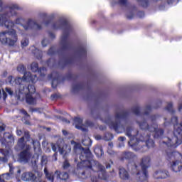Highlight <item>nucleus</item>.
Returning a JSON list of instances; mask_svg holds the SVG:
<instances>
[{"label":"nucleus","instance_id":"nucleus-52","mask_svg":"<svg viewBox=\"0 0 182 182\" xmlns=\"http://www.w3.org/2000/svg\"><path fill=\"white\" fill-rule=\"evenodd\" d=\"M41 43L43 46V48H46V46H48V44L46 43V39H43L42 41H41Z\"/></svg>","mask_w":182,"mask_h":182},{"label":"nucleus","instance_id":"nucleus-25","mask_svg":"<svg viewBox=\"0 0 182 182\" xmlns=\"http://www.w3.org/2000/svg\"><path fill=\"white\" fill-rule=\"evenodd\" d=\"M77 53L79 55L80 58H86L87 55V51L86 50V48L80 46L78 47L77 50Z\"/></svg>","mask_w":182,"mask_h":182},{"label":"nucleus","instance_id":"nucleus-12","mask_svg":"<svg viewBox=\"0 0 182 182\" xmlns=\"http://www.w3.org/2000/svg\"><path fill=\"white\" fill-rule=\"evenodd\" d=\"M58 143L59 141L57 142V144L53 143L51 144V149L53 151H54L53 159L55 161L58 160V149L60 154H61L62 156H66V154H68V151L65 150V148L58 144Z\"/></svg>","mask_w":182,"mask_h":182},{"label":"nucleus","instance_id":"nucleus-18","mask_svg":"<svg viewBox=\"0 0 182 182\" xmlns=\"http://www.w3.org/2000/svg\"><path fill=\"white\" fill-rule=\"evenodd\" d=\"M17 144L21 150H23V149L26 147L25 150L23 151H30L31 150V145L26 144V143H25V137L23 136L18 139Z\"/></svg>","mask_w":182,"mask_h":182},{"label":"nucleus","instance_id":"nucleus-53","mask_svg":"<svg viewBox=\"0 0 182 182\" xmlns=\"http://www.w3.org/2000/svg\"><path fill=\"white\" fill-rule=\"evenodd\" d=\"M50 22H52V19H51V18H50V19L46 21H45V25H46V26H48V25H50Z\"/></svg>","mask_w":182,"mask_h":182},{"label":"nucleus","instance_id":"nucleus-1","mask_svg":"<svg viewBox=\"0 0 182 182\" xmlns=\"http://www.w3.org/2000/svg\"><path fill=\"white\" fill-rule=\"evenodd\" d=\"M52 26L53 29H63V35L61 36L60 41L61 47L56 51L55 47L52 46L48 49V55L49 56H53V55H56V53H58L60 58L58 66L61 69H65L66 66L75 63L74 57H70L69 58L65 59V58H66V53L73 49V46L69 42V36H70V33H73V26L69 23V21L65 19H60L54 22Z\"/></svg>","mask_w":182,"mask_h":182},{"label":"nucleus","instance_id":"nucleus-48","mask_svg":"<svg viewBox=\"0 0 182 182\" xmlns=\"http://www.w3.org/2000/svg\"><path fill=\"white\" fill-rule=\"evenodd\" d=\"M119 4L120 5H127V0H119Z\"/></svg>","mask_w":182,"mask_h":182},{"label":"nucleus","instance_id":"nucleus-54","mask_svg":"<svg viewBox=\"0 0 182 182\" xmlns=\"http://www.w3.org/2000/svg\"><path fill=\"white\" fill-rule=\"evenodd\" d=\"M12 79H14V77L12 75H10L8 77L7 80L9 83H12Z\"/></svg>","mask_w":182,"mask_h":182},{"label":"nucleus","instance_id":"nucleus-33","mask_svg":"<svg viewBox=\"0 0 182 182\" xmlns=\"http://www.w3.org/2000/svg\"><path fill=\"white\" fill-rule=\"evenodd\" d=\"M132 112L134 114H136V116H140V107H134L132 109Z\"/></svg>","mask_w":182,"mask_h":182},{"label":"nucleus","instance_id":"nucleus-46","mask_svg":"<svg viewBox=\"0 0 182 182\" xmlns=\"http://www.w3.org/2000/svg\"><path fill=\"white\" fill-rule=\"evenodd\" d=\"M2 96H3L4 100H5L6 97H8V94L6 93V92H5L4 90H2Z\"/></svg>","mask_w":182,"mask_h":182},{"label":"nucleus","instance_id":"nucleus-49","mask_svg":"<svg viewBox=\"0 0 182 182\" xmlns=\"http://www.w3.org/2000/svg\"><path fill=\"white\" fill-rule=\"evenodd\" d=\"M110 174L112 177H116V176H117V173H116V171H114V169H112V171H110Z\"/></svg>","mask_w":182,"mask_h":182},{"label":"nucleus","instance_id":"nucleus-55","mask_svg":"<svg viewBox=\"0 0 182 182\" xmlns=\"http://www.w3.org/2000/svg\"><path fill=\"white\" fill-rule=\"evenodd\" d=\"M4 4L2 3V1L0 0V12H2L4 11Z\"/></svg>","mask_w":182,"mask_h":182},{"label":"nucleus","instance_id":"nucleus-34","mask_svg":"<svg viewBox=\"0 0 182 182\" xmlns=\"http://www.w3.org/2000/svg\"><path fill=\"white\" fill-rule=\"evenodd\" d=\"M70 167V163H69V161L65 160L63 164V170H69Z\"/></svg>","mask_w":182,"mask_h":182},{"label":"nucleus","instance_id":"nucleus-7","mask_svg":"<svg viewBox=\"0 0 182 182\" xmlns=\"http://www.w3.org/2000/svg\"><path fill=\"white\" fill-rule=\"evenodd\" d=\"M129 117L128 111H121L120 112H117L114 115V121H110L108 122V126L111 130H114L116 133H120L119 129L122 127L124 129V126L122 125V120H127Z\"/></svg>","mask_w":182,"mask_h":182},{"label":"nucleus","instance_id":"nucleus-28","mask_svg":"<svg viewBox=\"0 0 182 182\" xmlns=\"http://www.w3.org/2000/svg\"><path fill=\"white\" fill-rule=\"evenodd\" d=\"M31 141L34 151H36V150H39V149L41 148V144L38 142V139H31Z\"/></svg>","mask_w":182,"mask_h":182},{"label":"nucleus","instance_id":"nucleus-63","mask_svg":"<svg viewBox=\"0 0 182 182\" xmlns=\"http://www.w3.org/2000/svg\"><path fill=\"white\" fill-rule=\"evenodd\" d=\"M63 134H64V136H66V134H68V131L63 130Z\"/></svg>","mask_w":182,"mask_h":182},{"label":"nucleus","instance_id":"nucleus-35","mask_svg":"<svg viewBox=\"0 0 182 182\" xmlns=\"http://www.w3.org/2000/svg\"><path fill=\"white\" fill-rule=\"evenodd\" d=\"M113 139V134L110 133H107L104 136V140H106V141H109V140H112Z\"/></svg>","mask_w":182,"mask_h":182},{"label":"nucleus","instance_id":"nucleus-2","mask_svg":"<svg viewBox=\"0 0 182 182\" xmlns=\"http://www.w3.org/2000/svg\"><path fill=\"white\" fill-rule=\"evenodd\" d=\"M16 11H21V7L18 4H12L5 7L4 14H0V25H4L7 29H10L0 33V42L1 45L14 46L15 43L18 42L16 31L12 29L15 26V23L9 20V18L18 15Z\"/></svg>","mask_w":182,"mask_h":182},{"label":"nucleus","instance_id":"nucleus-6","mask_svg":"<svg viewBox=\"0 0 182 182\" xmlns=\"http://www.w3.org/2000/svg\"><path fill=\"white\" fill-rule=\"evenodd\" d=\"M140 166L141 171L139 170V166L134 163L131 166V173L132 174H136V176H141L144 179L149 178V171L148 168L150 167V157L145 156L142 158L140 163Z\"/></svg>","mask_w":182,"mask_h":182},{"label":"nucleus","instance_id":"nucleus-5","mask_svg":"<svg viewBox=\"0 0 182 182\" xmlns=\"http://www.w3.org/2000/svg\"><path fill=\"white\" fill-rule=\"evenodd\" d=\"M139 128L144 132H149L150 133H154V139H163L164 136V129L159 128L157 123H153V124H149L146 119L142 121H137Z\"/></svg>","mask_w":182,"mask_h":182},{"label":"nucleus","instance_id":"nucleus-30","mask_svg":"<svg viewBox=\"0 0 182 182\" xmlns=\"http://www.w3.org/2000/svg\"><path fill=\"white\" fill-rule=\"evenodd\" d=\"M17 70L18 72H19L20 73H26V68L25 67V65H19L17 67Z\"/></svg>","mask_w":182,"mask_h":182},{"label":"nucleus","instance_id":"nucleus-16","mask_svg":"<svg viewBox=\"0 0 182 182\" xmlns=\"http://www.w3.org/2000/svg\"><path fill=\"white\" fill-rule=\"evenodd\" d=\"M154 178L156 180L167 178L168 177V171L164 170H157L153 173Z\"/></svg>","mask_w":182,"mask_h":182},{"label":"nucleus","instance_id":"nucleus-56","mask_svg":"<svg viewBox=\"0 0 182 182\" xmlns=\"http://www.w3.org/2000/svg\"><path fill=\"white\" fill-rule=\"evenodd\" d=\"M118 140H119V141H124V140H126V136H119V137L118 138Z\"/></svg>","mask_w":182,"mask_h":182},{"label":"nucleus","instance_id":"nucleus-11","mask_svg":"<svg viewBox=\"0 0 182 182\" xmlns=\"http://www.w3.org/2000/svg\"><path fill=\"white\" fill-rule=\"evenodd\" d=\"M18 91L15 92V97L18 99V100L23 96V95H26V102L28 103V105H36V98L33 97L32 95L33 93L29 92V91H27L26 92H21V87H18Z\"/></svg>","mask_w":182,"mask_h":182},{"label":"nucleus","instance_id":"nucleus-9","mask_svg":"<svg viewBox=\"0 0 182 182\" xmlns=\"http://www.w3.org/2000/svg\"><path fill=\"white\" fill-rule=\"evenodd\" d=\"M15 23L23 26L25 31H29V29H36L37 31H41V29H42V26H41V24H38V23L32 19H28V21L26 22L25 18L22 17L17 18L15 21Z\"/></svg>","mask_w":182,"mask_h":182},{"label":"nucleus","instance_id":"nucleus-19","mask_svg":"<svg viewBox=\"0 0 182 182\" xmlns=\"http://www.w3.org/2000/svg\"><path fill=\"white\" fill-rule=\"evenodd\" d=\"M31 157H32L31 151H23L19 155V159L23 163H28L31 160Z\"/></svg>","mask_w":182,"mask_h":182},{"label":"nucleus","instance_id":"nucleus-26","mask_svg":"<svg viewBox=\"0 0 182 182\" xmlns=\"http://www.w3.org/2000/svg\"><path fill=\"white\" fill-rule=\"evenodd\" d=\"M79 78V75L76 74H72V73H68L63 78V81L65 80H77Z\"/></svg>","mask_w":182,"mask_h":182},{"label":"nucleus","instance_id":"nucleus-21","mask_svg":"<svg viewBox=\"0 0 182 182\" xmlns=\"http://www.w3.org/2000/svg\"><path fill=\"white\" fill-rule=\"evenodd\" d=\"M119 174L122 180H129V178H130V174H129V171H127V170L123 167H120L119 168Z\"/></svg>","mask_w":182,"mask_h":182},{"label":"nucleus","instance_id":"nucleus-13","mask_svg":"<svg viewBox=\"0 0 182 182\" xmlns=\"http://www.w3.org/2000/svg\"><path fill=\"white\" fill-rule=\"evenodd\" d=\"M31 71L36 73H40V76L41 77H45V76H46V68L45 67H42V68H39V64H38V63H32L31 65Z\"/></svg>","mask_w":182,"mask_h":182},{"label":"nucleus","instance_id":"nucleus-17","mask_svg":"<svg viewBox=\"0 0 182 182\" xmlns=\"http://www.w3.org/2000/svg\"><path fill=\"white\" fill-rule=\"evenodd\" d=\"M74 124L75 126V129L78 130H82V132H87V129L83 127V119L80 117L74 118Z\"/></svg>","mask_w":182,"mask_h":182},{"label":"nucleus","instance_id":"nucleus-61","mask_svg":"<svg viewBox=\"0 0 182 182\" xmlns=\"http://www.w3.org/2000/svg\"><path fill=\"white\" fill-rule=\"evenodd\" d=\"M181 110H182V103L180 104L179 106H178V111L181 112Z\"/></svg>","mask_w":182,"mask_h":182},{"label":"nucleus","instance_id":"nucleus-42","mask_svg":"<svg viewBox=\"0 0 182 182\" xmlns=\"http://www.w3.org/2000/svg\"><path fill=\"white\" fill-rule=\"evenodd\" d=\"M20 112L22 113V114H23L24 116H26V117H31V115H29V114H28V112H26V110L21 109L20 110Z\"/></svg>","mask_w":182,"mask_h":182},{"label":"nucleus","instance_id":"nucleus-23","mask_svg":"<svg viewBox=\"0 0 182 182\" xmlns=\"http://www.w3.org/2000/svg\"><path fill=\"white\" fill-rule=\"evenodd\" d=\"M165 153L166 154V159L168 160V161H170V160H175L176 156L178 154V152L172 151L171 149L166 150Z\"/></svg>","mask_w":182,"mask_h":182},{"label":"nucleus","instance_id":"nucleus-45","mask_svg":"<svg viewBox=\"0 0 182 182\" xmlns=\"http://www.w3.org/2000/svg\"><path fill=\"white\" fill-rule=\"evenodd\" d=\"M137 16H139V18H144V11H138Z\"/></svg>","mask_w":182,"mask_h":182},{"label":"nucleus","instance_id":"nucleus-37","mask_svg":"<svg viewBox=\"0 0 182 182\" xmlns=\"http://www.w3.org/2000/svg\"><path fill=\"white\" fill-rule=\"evenodd\" d=\"M51 86L53 89H56V87H58V80L56 78L53 79Z\"/></svg>","mask_w":182,"mask_h":182},{"label":"nucleus","instance_id":"nucleus-27","mask_svg":"<svg viewBox=\"0 0 182 182\" xmlns=\"http://www.w3.org/2000/svg\"><path fill=\"white\" fill-rule=\"evenodd\" d=\"M44 173L46 174V178L50 182L55 181V176H53V173H49V171H48V169L46 168H44Z\"/></svg>","mask_w":182,"mask_h":182},{"label":"nucleus","instance_id":"nucleus-31","mask_svg":"<svg viewBox=\"0 0 182 182\" xmlns=\"http://www.w3.org/2000/svg\"><path fill=\"white\" fill-rule=\"evenodd\" d=\"M82 176H84V178H89L92 177V173L90 171L86 169L85 171L82 172Z\"/></svg>","mask_w":182,"mask_h":182},{"label":"nucleus","instance_id":"nucleus-32","mask_svg":"<svg viewBox=\"0 0 182 182\" xmlns=\"http://www.w3.org/2000/svg\"><path fill=\"white\" fill-rule=\"evenodd\" d=\"M22 48H26L29 45V40L26 38H24L21 41Z\"/></svg>","mask_w":182,"mask_h":182},{"label":"nucleus","instance_id":"nucleus-59","mask_svg":"<svg viewBox=\"0 0 182 182\" xmlns=\"http://www.w3.org/2000/svg\"><path fill=\"white\" fill-rule=\"evenodd\" d=\"M85 141H85V140L82 141V144H83L84 146H89V144H92V139H90L88 144H85Z\"/></svg>","mask_w":182,"mask_h":182},{"label":"nucleus","instance_id":"nucleus-41","mask_svg":"<svg viewBox=\"0 0 182 182\" xmlns=\"http://www.w3.org/2000/svg\"><path fill=\"white\" fill-rule=\"evenodd\" d=\"M60 96L58 94H53L50 95L51 100H56V99H59Z\"/></svg>","mask_w":182,"mask_h":182},{"label":"nucleus","instance_id":"nucleus-36","mask_svg":"<svg viewBox=\"0 0 182 182\" xmlns=\"http://www.w3.org/2000/svg\"><path fill=\"white\" fill-rule=\"evenodd\" d=\"M166 110L168 112H171V113H174V110H173V103L169 102L167 106L165 107Z\"/></svg>","mask_w":182,"mask_h":182},{"label":"nucleus","instance_id":"nucleus-40","mask_svg":"<svg viewBox=\"0 0 182 182\" xmlns=\"http://www.w3.org/2000/svg\"><path fill=\"white\" fill-rule=\"evenodd\" d=\"M24 137L26 139L27 141H31V134H29V131L24 132Z\"/></svg>","mask_w":182,"mask_h":182},{"label":"nucleus","instance_id":"nucleus-14","mask_svg":"<svg viewBox=\"0 0 182 182\" xmlns=\"http://www.w3.org/2000/svg\"><path fill=\"white\" fill-rule=\"evenodd\" d=\"M90 89L91 87L90 85H89V82H80L73 86V93H76V92H80V90H90Z\"/></svg>","mask_w":182,"mask_h":182},{"label":"nucleus","instance_id":"nucleus-43","mask_svg":"<svg viewBox=\"0 0 182 182\" xmlns=\"http://www.w3.org/2000/svg\"><path fill=\"white\" fill-rule=\"evenodd\" d=\"M0 143L2 144V146H6V144H8V142L6 141V139L5 138H1L0 139Z\"/></svg>","mask_w":182,"mask_h":182},{"label":"nucleus","instance_id":"nucleus-29","mask_svg":"<svg viewBox=\"0 0 182 182\" xmlns=\"http://www.w3.org/2000/svg\"><path fill=\"white\" fill-rule=\"evenodd\" d=\"M137 2L139 3L142 8H148L149 5H150V1L149 0H137Z\"/></svg>","mask_w":182,"mask_h":182},{"label":"nucleus","instance_id":"nucleus-15","mask_svg":"<svg viewBox=\"0 0 182 182\" xmlns=\"http://www.w3.org/2000/svg\"><path fill=\"white\" fill-rule=\"evenodd\" d=\"M21 180H23V181L36 182L38 181V177L32 172H26L21 175Z\"/></svg>","mask_w":182,"mask_h":182},{"label":"nucleus","instance_id":"nucleus-44","mask_svg":"<svg viewBox=\"0 0 182 182\" xmlns=\"http://www.w3.org/2000/svg\"><path fill=\"white\" fill-rule=\"evenodd\" d=\"M0 161H2V163H8V158L6 156L0 157Z\"/></svg>","mask_w":182,"mask_h":182},{"label":"nucleus","instance_id":"nucleus-20","mask_svg":"<svg viewBox=\"0 0 182 182\" xmlns=\"http://www.w3.org/2000/svg\"><path fill=\"white\" fill-rule=\"evenodd\" d=\"M135 157L136 156L133 152L127 151L122 154V156L120 157V161H124L125 160H128V161H130L134 160Z\"/></svg>","mask_w":182,"mask_h":182},{"label":"nucleus","instance_id":"nucleus-22","mask_svg":"<svg viewBox=\"0 0 182 182\" xmlns=\"http://www.w3.org/2000/svg\"><path fill=\"white\" fill-rule=\"evenodd\" d=\"M94 153L98 159H100V157H102V156L105 154V151H103V146H102V145H96L94 147Z\"/></svg>","mask_w":182,"mask_h":182},{"label":"nucleus","instance_id":"nucleus-58","mask_svg":"<svg viewBox=\"0 0 182 182\" xmlns=\"http://www.w3.org/2000/svg\"><path fill=\"white\" fill-rule=\"evenodd\" d=\"M5 134H9V136H7V139H9V140H11V139H12V134H9V132H5L4 136H5Z\"/></svg>","mask_w":182,"mask_h":182},{"label":"nucleus","instance_id":"nucleus-10","mask_svg":"<svg viewBox=\"0 0 182 182\" xmlns=\"http://www.w3.org/2000/svg\"><path fill=\"white\" fill-rule=\"evenodd\" d=\"M92 162L95 165L93 166L92 170V171H95V168H97V174L98 176V178H100V180H107V178H109V175L106 171V168H105V166L102 165L100 163H99V161H96L95 160H92Z\"/></svg>","mask_w":182,"mask_h":182},{"label":"nucleus","instance_id":"nucleus-57","mask_svg":"<svg viewBox=\"0 0 182 182\" xmlns=\"http://www.w3.org/2000/svg\"><path fill=\"white\" fill-rule=\"evenodd\" d=\"M85 124H86V126H88V127L92 126V121L87 120L85 122Z\"/></svg>","mask_w":182,"mask_h":182},{"label":"nucleus","instance_id":"nucleus-3","mask_svg":"<svg viewBox=\"0 0 182 182\" xmlns=\"http://www.w3.org/2000/svg\"><path fill=\"white\" fill-rule=\"evenodd\" d=\"M133 132H134L133 127H127L126 135L128 136V137H129L130 139V140L128 142L129 146L134 149V147H137L140 141H145L146 145L141 146V149L144 147H147L148 149H151V147H154V141L150 139V134H139V130L137 129L135 130L136 134H133Z\"/></svg>","mask_w":182,"mask_h":182},{"label":"nucleus","instance_id":"nucleus-60","mask_svg":"<svg viewBox=\"0 0 182 182\" xmlns=\"http://www.w3.org/2000/svg\"><path fill=\"white\" fill-rule=\"evenodd\" d=\"M2 132H5V127L4 126H0V133H2Z\"/></svg>","mask_w":182,"mask_h":182},{"label":"nucleus","instance_id":"nucleus-50","mask_svg":"<svg viewBox=\"0 0 182 182\" xmlns=\"http://www.w3.org/2000/svg\"><path fill=\"white\" fill-rule=\"evenodd\" d=\"M53 58H49L48 60H47L46 64L48 65V66H50V62H53Z\"/></svg>","mask_w":182,"mask_h":182},{"label":"nucleus","instance_id":"nucleus-38","mask_svg":"<svg viewBox=\"0 0 182 182\" xmlns=\"http://www.w3.org/2000/svg\"><path fill=\"white\" fill-rule=\"evenodd\" d=\"M146 111H145L144 112V114H145L146 116H149L150 114V112H151V106L146 105Z\"/></svg>","mask_w":182,"mask_h":182},{"label":"nucleus","instance_id":"nucleus-4","mask_svg":"<svg viewBox=\"0 0 182 182\" xmlns=\"http://www.w3.org/2000/svg\"><path fill=\"white\" fill-rule=\"evenodd\" d=\"M26 82H31V83H36L38 82V76L36 75H32L31 72L25 73L22 77H17L15 79V83L18 87H20L21 93H35L36 88L33 85H28V86L25 84Z\"/></svg>","mask_w":182,"mask_h":182},{"label":"nucleus","instance_id":"nucleus-39","mask_svg":"<svg viewBox=\"0 0 182 182\" xmlns=\"http://www.w3.org/2000/svg\"><path fill=\"white\" fill-rule=\"evenodd\" d=\"M5 90L6 92V93H8V95H9V96H14V90H12V88L11 87H6Z\"/></svg>","mask_w":182,"mask_h":182},{"label":"nucleus","instance_id":"nucleus-51","mask_svg":"<svg viewBox=\"0 0 182 182\" xmlns=\"http://www.w3.org/2000/svg\"><path fill=\"white\" fill-rule=\"evenodd\" d=\"M48 35H49L50 38H51V39H55V33H53L52 32H48Z\"/></svg>","mask_w":182,"mask_h":182},{"label":"nucleus","instance_id":"nucleus-64","mask_svg":"<svg viewBox=\"0 0 182 182\" xmlns=\"http://www.w3.org/2000/svg\"><path fill=\"white\" fill-rule=\"evenodd\" d=\"M110 167H112V166L110 165V164H107L106 165V168H110Z\"/></svg>","mask_w":182,"mask_h":182},{"label":"nucleus","instance_id":"nucleus-62","mask_svg":"<svg viewBox=\"0 0 182 182\" xmlns=\"http://www.w3.org/2000/svg\"><path fill=\"white\" fill-rule=\"evenodd\" d=\"M127 19H133V14L131 16H127Z\"/></svg>","mask_w":182,"mask_h":182},{"label":"nucleus","instance_id":"nucleus-24","mask_svg":"<svg viewBox=\"0 0 182 182\" xmlns=\"http://www.w3.org/2000/svg\"><path fill=\"white\" fill-rule=\"evenodd\" d=\"M55 174H57V178H60V180H63L64 181H66V180L69 178V173L67 172H60L59 171H56Z\"/></svg>","mask_w":182,"mask_h":182},{"label":"nucleus","instance_id":"nucleus-8","mask_svg":"<svg viewBox=\"0 0 182 182\" xmlns=\"http://www.w3.org/2000/svg\"><path fill=\"white\" fill-rule=\"evenodd\" d=\"M82 151L80 155L81 161L77 164V168H90L92 170V158H90V149L82 147Z\"/></svg>","mask_w":182,"mask_h":182},{"label":"nucleus","instance_id":"nucleus-47","mask_svg":"<svg viewBox=\"0 0 182 182\" xmlns=\"http://www.w3.org/2000/svg\"><path fill=\"white\" fill-rule=\"evenodd\" d=\"M156 115H151V124H153V123H156Z\"/></svg>","mask_w":182,"mask_h":182}]
</instances>
